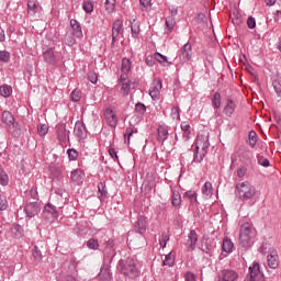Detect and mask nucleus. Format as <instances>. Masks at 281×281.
<instances>
[{
  "label": "nucleus",
  "instance_id": "38",
  "mask_svg": "<svg viewBox=\"0 0 281 281\" xmlns=\"http://www.w3.org/2000/svg\"><path fill=\"white\" fill-rule=\"evenodd\" d=\"M65 45H68V47H74V45L76 44V36L74 33H67L65 35Z\"/></svg>",
  "mask_w": 281,
  "mask_h": 281
},
{
  "label": "nucleus",
  "instance_id": "60",
  "mask_svg": "<svg viewBox=\"0 0 281 281\" xmlns=\"http://www.w3.org/2000/svg\"><path fill=\"white\" fill-rule=\"evenodd\" d=\"M135 132L133 131V127H127L125 133H124V137L125 139L127 138V144H131V137H133V134Z\"/></svg>",
  "mask_w": 281,
  "mask_h": 281
},
{
  "label": "nucleus",
  "instance_id": "31",
  "mask_svg": "<svg viewBox=\"0 0 281 281\" xmlns=\"http://www.w3.org/2000/svg\"><path fill=\"white\" fill-rule=\"evenodd\" d=\"M222 249H223V251H225L226 254H232V251H233V249H234V243L232 241V239L225 237V238L223 239Z\"/></svg>",
  "mask_w": 281,
  "mask_h": 281
},
{
  "label": "nucleus",
  "instance_id": "59",
  "mask_svg": "<svg viewBox=\"0 0 281 281\" xmlns=\"http://www.w3.org/2000/svg\"><path fill=\"white\" fill-rule=\"evenodd\" d=\"M4 210H8V200L5 196L0 195V212H3Z\"/></svg>",
  "mask_w": 281,
  "mask_h": 281
},
{
  "label": "nucleus",
  "instance_id": "63",
  "mask_svg": "<svg viewBox=\"0 0 281 281\" xmlns=\"http://www.w3.org/2000/svg\"><path fill=\"white\" fill-rule=\"evenodd\" d=\"M273 89L276 91V93H278V95H280L281 93V81L280 80H274L272 82Z\"/></svg>",
  "mask_w": 281,
  "mask_h": 281
},
{
  "label": "nucleus",
  "instance_id": "36",
  "mask_svg": "<svg viewBox=\"0 0 281 281\" xmlns=\"http://www.w3.org/2000/svg\"><path fill=\"white\" fill-rule=\"evenodd\" d=\"M201 251H203V254H212V250L214 249V247L212 246V244H210V241L207 239H204L202 241V245H201Z\"/></svg>",
  "mask_w": 281,
  "mask_h": 281
},
{
  "label": "nucleus",
  "instance_id": "9",
  "mask_svg": "<svg viewBox=\"0 0 281 281\" xmlns=\"http://www.w3.org/2000/svg\"><path fill=\"white\" fill-rule=\"evenodd\" d=\"M238 272L232 269H224L217 273V281H238Z\"/></svg>",
  "mask_w": 281,
  "mask_h": 281
},
{
  "label": "nucleus",
  "instance_id": "8",
  "mask_svg": "<svg viewBox=\"0 0 281 281\" xmlns=\"http://www.w3.org/2000/svg\"><path fill=\"white\" fill-rule=\"evenodd\" d=\"M124 22L120 19L115 20L112 24V47H115L119 36L124 32Z\"/></svg>",
  "mask_w": 281,
  "mask_h": 281
},
{
  "label": "nucleus",
  "instance_id": "29",
  "mask_svg": "<svg viewBox=\"0 0 281 281\" xmlns=\"http://www.w3.org/2000/svg\"><path fill=\"white\" fill-rule=\"evenodd\" d=\"M100 281H111L113 277L111 276V270L109 268L103 267L99 273Z\"/></svg>",
  "mask_w": 281,
  "mask_h": 281
},
{
  "label": "nucleus",
  "instance_id": "51",
  "mask_svg": "<svg viewBox=\"0 0 281 281\" xmlns=\"http://www.w3.org/2000/svg\"><path fill=\"white\" fill-rule=\"evenodd\" d=\"M171 117L172 120H181V109H179V106L171 109Z\"/></svg>",
  "mask_w": 281,
  "mask_h": 281
},
{
  "label": "nucleus",
  "instance_id": "26",
  "mask_svg": "<svg viewBox=\"0 0 281 281\" xmlns=\"http://www.w3.org/2000/svg\"><path fill=\"white\" fill-rule=\"evenodd\" d=\"M70 179L71 181H74L75 183H82L83 181V177H82V170L80 169H75L74 171H71L70 173Z\"/></svg>",
  "mask_w": 281,
  "mask_h": 281
},
{
  "label": "nucleus",
  "instance_id": "48",
  "mask_svg": "<svg viewBox=\"0 0 281 281\" xmlns=\"http://www.w3.org/2000/svg\"><path fill=\"white\" fill-rule=\"evenodd\" d=\"M168 240H170V235H168V233L164 232L161 234V238L159 239V245L162 249H166V245H168Z\"/></svg>",
  "mask_w": 281,
  "mask_h": 281
},
{
  "label": "nucleus",
  "instance_id": "47",
  "mask_svg": "<svg viewBox=\"0 0 281 281\" xmlns=\"http://www.w3.org/2000/svg\"><path fill=\"white\" fill-rule=\"evenodd\" d=\"M32 254H33V258L37 262H41V260H43V252H41V249L38 248V246H34Z\"/></svg>",
  "mask_w": 281,
  "mask_h": 281
},
{
  "label": "nucleus",
  "instance_id": "40",
  "mask_svg": "<svg viewBox=\"0 0 281 281\" xmlns=\"http://www.w3.org/2000/svg\"><path fill=\"white\" fill-rule=\"evenodd\" d=\"M155 58L157 63H159L162 67L168 65V57L166 55H162L161 53H155Z\"/></svg>",
  "mask_w": 281,
  "mask_h": 281
},
{
  "label": "nucleus",
  "instance_id": "17",
  "mask_svg": "<svg viewBox=\"0 0 281 281\" xmlns=\"http://www.w3.org/2000/svg\"><path fill=\"white\" fill-rule=\"evenodd\" d=\"M104 119L106 120L109 126L112 128H115L117 126V115H115V112H113L112 109H106L104 111Z\"/></svg>",
  "mask_w": 281,
  "mask_h": 281
},
{
  "label": "nucleus",
  "instance_id": "62",
  "mask_svg": "<svg viewBox=\"0 0 281 281\" xmlns=\"http://www.w3.org/2000/svg\"><path fill=\"white\" fill-rule=\"evenodd\" d=\"M184 281H196V274H194V273L191 272V271H188V272L184 274Z\"/></svg>",
  "mask_w": 281,
  "mask_h": 281
},
{
  "label": "nucleus",
  "instance_id": "44",
  "mask_svg": "<svg viewBox=\"0 0 281 281\" xmlns=\"http://www.w3.org/2000/svg\"><path fill=\"white\" fill-rule=\"evenodd\" d=\"M183 199H188L192 205L196 203V192L195 191H187L183 195Z\"/></svg>",
  "mask_w": 281,
  "mask_h": 281
},
{
  "label": "nucleus",
  "instance_id": "1",
  "mask_svg": "<svg viewBox=\"0 0 281 281\" xmlns=\"http://www.w3.org/2000/svg\"><path fill=\"white\" fill-rule=\"evenodd\" d=\"M117 269L125 278H139V268H137L133 258L121 259Z\"/></svg>",
  "mask_w": 281,
  "mask_h": 281
},
{
  "label": "nucleus",
  "instance_id": "56",
  "mask_svg": "<svg viewBox=\"0 0 281 281\" xmlns=\"http://www.w3.org/2000/svg\"><path fill=\"white\" fill-rule=\"evenodd\" d=\"M259 166H263V168H269V159L265 158L263 156H257Z\"/></svg>",
  "mask_w": 281,
  "mask_h": 281
},
{
  "label": "nucleus",
  "instance_id": "28",
  "mask_svg": "<svg viewBox=\"0 0 281 281\" xmlns=\"http://www.w3.org/2000/svg\"><path fill=\"white\" fill-rule=\"evenodd\" d=\"M205 155H207V150L201 149V151H199V149L195 148L193 155V164H201V161L205 159Z\"/></svg>",
  "mask_w": 281,
  "mask_h": 281
},
{
  "label": "nucleus",
  "instance_id": "58",
  "mask_svg": "<svg viewBox=\"0 0 281 281\" xmlns=\"http://www.w3.org/2000/svg\"><path fill=\"white\" fill-rule=\"evenodd\" d=\"M9 182H10V178L8 177V173H5V171L0 173V184L8 186Z\"/></svg>",
  "mask_w": 281,
  "mask_h": 281
},
{
  "label": "nucleus",
  "instance_id": "7",
  "mask_svg": "<svg viewBox=\"0 0 281 281\" xmlns=\"http://www.w3.org/2000/svg\"><path fill=\"white\" fill-rule=\"evenodd\" d=\"M23 212L26 218H34L41 213V204L38 202H29L24 205Z\"/></svg>",
  "mask_w": 281,
  "mask_h": 281
},
{
  "label": "nucleus",
  "instance_id": "37",
  "mask_svg": "<svg viewBox=\"0 0 281 281\" xmlns=\"http://www.w3.org/2000/svg\"><path fill=\"white\" fill-rule=\"evenodd\" d=\"M164 267H173L175 266V254L169 252L166 255L165 260L162 261Z\"/></svg>",
  "mask_w": 281,
  "mask_h": 281
},
{
  "label": "nucleus",
  "instance_id": "6",
  "mask_svg": "<svg viewBox=\"0 0 281 281\" xmlns=\"http://www.w3.org/2000/svg\"><path fill=\"white\" fill-rule=\"evenodd\" d=\"M43 216L48 223H54L58 218V209L54 204L47 203L44 206Z\"/></svg>",
  "mask_w": 281,
  "mask_h": 281
},
{
  "label": "nucleus",
  "instance_id": "30",
  "mask_svg": "<svg viewBox=\"0 0 281 281\" xmlns=\"http://www.w3.org/2000/svg\"><path fill=\"white\" fill-rule=\"evenodd\" d=\"M158 136H157V140L160 142L161 144H164V142H166V139H168V128L164 127V126H159L158 127Z\"/></svg>",
  "mask_w": 281,
  "mask_h": 281
},
{
  "label": "nucleus",
  "instance_id": "25",
  "mask_svg": "<svg viewBox=\"0 0 281 281\" xmlns=\"http://www.w3.org/2000/svg\"><path fill=\"white\" fill-rule=\"evenodd\" d=\"M37 12H38V2H36V0H29L27 14H30V16H34Z\"/></svg>",
  "mask_w": 281,
  "mask_h": 281
},
{
  "label": "nucleus",
  "instance_id": "5",
  "mask_svg": "<svg viewBox=\"0 0 281 281\" xmlns=\"http://www.w3.org/2000/svg\"><path fill=\"white\" fill-rule=\"evenodd\" d=\"M179 61L182 65L190 63L192 60V44L190 42L186 43L178 52Z\"/></svg>",
  "mask_w": 281,
  "mask_h": 281
},
{
  "label": "nucleus",
  "instance_id": "15",
  "mask_svg": "<svg viewBox=\"0 0 281 281\" xmlns=\"http://www.w3.org/2000/svg\"><path fill=\"white\" fill-rule=\"evenodd\" d=\"M131 34L132 38H139V34H142V22L137 20V18H133L131 21Z\"/></svg>",
  "mask_w": 281,
  "mask_h": 281
},
{
  "label": "nucleus",
  "instance_id": "16",
  "mask_svg": "<svg viewBox=\"0 0 281 281\" xmlns=\"http://www.w3.org/2000/svg\"><path fill=\"white\" fill-rule=\"evenodd\" d=\"M223 113L226 117H232L236 113V101L233 99H226Z\"/></svg>",
  "mask_w": 281,
  "mask_h": 281
},
{
  "label": "nucleus",
  "instance_id": "22",
  "mask_svg": "<svg viewBox=\"0 0 281 281\" xmlns=\"http://www.w3.org/2000/svg\"><path fill=\"white\" fill-rule=\"evenodd\" d=\"M202 194L206 199H212V194H214V188H212V182L206 181L202 187Z\"/></svg>",
  "mask_w": 281,
  "mask_h": 281
},
{
  "label": "nucleus",
  "instance_id": "12",
  "mask_svg": "<svg viewBox=\"0 0 281 281\" xmlns=\"http://www.w3.org/2000/svg\"><path fill=\"white\" fill-rule=\"evenodd\" d=\"M196 243H199V235L196 234V231L191 229L184 244L188 251H194V249H196Z\"/></svg>",
  "mask_w": 281,
  "mask_h": 281
},
{
  "label": "nucleus",
  "instance_id": "41",
  "mask_svg": "<svg viewBox=\"0 0 281 281\" xmlns=\"http://www.w3.org/2000/svg\"><path fill=\"white\" fill-rule=\"evenodd\" d=\"M165 23L169 32H172L175 30V25H177V21L175 20L173 16H167Z\"/></svg>",
  "mask_w": 281,
  "mask_h": 281
},
{
  "label": "nucleus",
  "instance_id": "27",
  "mask_svg": "<svg viewBox=\"0 0 281 281\" xmlns=\"http://www.w3.org/2000/svg\"><path fill=\"white\" fill-rule=\"evenodd\" d=\"M57 137L60 142H67V127L65 124H59L57 126Z\"/></svg>",
  "mask_w": 281,
  "mask_h": 281
},
{
  "label": "nucleus",
  "instance_id": "3",
  "mask_svg": "<svg viewBox=\"0 0 281 281\" xmlns=\"http://www.w3.org/2000/svg\"><path fill=\"white\" fill-rule=\"evenodd\" d=\"M239 245L240 247H251V225L249 223L240 226Z\"/></svg>",
  "mask_w": 281,
  "mask_h": 281
},
{
  "label": "nucleus",
  "instance_id": "2",
  "mask_svg": "<svg viewBox=\"0 0 281 281\" xmlns=\"http://www.w3.org/2000/svg\"><path fill=\"white\" fill-rule=\"evenodd\" d=\"M236 190L241 201H249V199H254V196H256V187H254L249 181L239 182L236 186Z\"/></svg>",
  "mask_w": 281,
  "mask_h": 281
},
{
  "label": "nucleus",
  "instance_id": "19",
  "mask_svg": "<svg viewBox=\"0 0 281 281\" xmlns=\"http://www.w3.org/2000/svg\"><path fill=\"white\" fill-rule=\"evenodd\" d=\"M43 57L47 65H56V54H54V48H46L43 52Z\"/></svg>",
  "mask_w": 281,
  "mask_h": 281
},
{
  "label": "nucleus",
  "instance_id": "34",
  "mask_svg": "<svg viewBox=\"0 0 281 281\" xmlns=\"http://www.w3.org/2000/svg\"><path fill=\"white\" fill-rule=\"evenodd\" d=\"M0 95L2 98H10L12 95V86H8V85L0 86Z\"/></svg>",
  "mask_w": 281,
  "mask_h": 281
},
{
  "label": "nucleus",
  "instance_id": "61",
  "mask_svg": "<svg viewBox=\"0 0 281 281\" xmlns=\"http://www.w3.org/2000/svg\"><path fill=\"white\" fill-rule=\"evenodd\" d=\"M88 79L92 82V85H98V74L94 71H90L88 74Z\"/></svg>",
  "mask_w": 281,
  "mask_h": 281
},
{
  "label": "nucleus",
  "instance_id": "57",
  "mask_svg": "<svg viewBox=\"0 0 281 281\" xmlns=\"http://www.w3.org/2000/svg\"><path fill=\"white\" fill-rule=\"evenodd\" d=\"M136 113H139L140 115H144L146 113V105L144 103H136L135 105Z\"/></svg>",
  "mask_w": 281,
  "mask_h": 281
},
{
  "label": "nucleus",
  "instance_id": "52",
  "mask_svg": "<svg viewBox=\"0 0 281 281\" xmlns=\"http://www.w3.org/2000/svg\"><path fill=\"white\" fill-rule=\"evenodd\" d=\"M49 132V127L46 124H41L37 126V133L42 137H45V134Z\"/></svg>",
  "mask_w": 281,
  "mask_h": 281
},
{
  "label": "nucleus",
  "instance_id": "20",
  "mask_svg": "<svg viewBox=\"0 0 281 281\" xmlns=\"http://www.w3.org/2000/svg\"><path fill=\"white\" fill-rule=\"evenodd\" d=\"M268 266L270 267V269H278L279 265H280V259L278 258V252L276 250L271 251L268 255Z\"/></svg>",
  "mask_w": 281,
  "mask_h": 281
},
{
  "label": "nucleus",
  "instance_id": "24",
  "mask_svg": "<svg viewBox=\"0 0 281 281\" xmlns=\"http://www.w3.org/2000/svg\"><path fill=\"white\" fill-rule=\"evenodd\" d=\"M11 234L14 236V238H23L25 231L20 224H14L11 228Z\"/></svg>",
  "mask_w": 281,
  "mask_h": 281
},
{
  "label": "nucleus",
  "instance_id": "10",
  "mask_svg": "<svg viewBox=\"0 0 281 281\" xmlns=\"http://www.w3.org/2000/svg\"><path fill=\"white\" fill-rule=\"evenodd\" d=\"M250 281H265V274L260 270V263L254 262L249 267Z\"/></svg>",
  "mask_w": 281,
  "mask_h": 281
},
{
  "label": "nucleus",
  "instance_id": "50",
  "mask_svg": "<svg viewBox=\"0 0 281 281\" xmlns=\"http://www.w3.org/2000/svg\"><path fill=\"white\" fill-rule=\"evenodd\" d=\"M67 155H68L69 161H76L79 157L78 150H76L75 148L67 149Z\"/></svg>",
  "mask_w": 281,
  "mask_h": 281
},
{
  "label": "nucleus",
  "instance_id": "14",
  "mask_svg": "<svg viewBox=\"0 0 281 281\" xmlns=\"http://www.w3.org/2000/svg\"><path fill=\"white\" fill-rule=\"evenodd\" d=\"M148 228V217L140 215L138 216L135 225H134V229L137 234H140L142 236H144L146 229Z\"/></svg>",
  "mask_w": 281,
  "mask_h": 281
},
{
  "label": "nucleus",
  "instance_id": "32",
  "mask_svg": "<svg viewBox=\"0 0 281 281\" xmlns=\"http://www.w3.org/2000/svg\"><path fill=\"white\" fill-rule=\"evenodd\" d=\"M9 133L12 134L13 137H21V125L16 122L11 123V126H9Z\"/></svg>",
  "mask_w": 281,
  "mask_h": 281
},
{
  "label": "nucleus",
  "instance_id": "23",
  "mask_svg": "<svg viewBox=\"0 0 281 281\" xmlns=\"http://www.w3.org/2000/svg\"><path fill=\"white\" fill-rule=\"evenodd\" d=\"M2 122L3 124H5L7 126H12V124H14V115H12V112L10 111H3L2 112Z\"/></svg>",
  "mask_w": 281,
  "mask_h": 281
},
{
  "label": "nucleus",
  "instance_id": "46",
  "mask_svg": "<svg viewBox=\"0 0 281 281\" xmlns=\"http://www.w3.org/2000/svg\"><path fill=\"white\" fill-rule=\"evenodd\" d=\"M82 9L85 12H87V14H91V12H93V2L90 0H85L82 3Z\"/></svg>",
  "mask_w": 281,
  "mask_h": 281
},
{
  "label": "nucleus",
  "instance_id": "53",
  "mask_svg": "<svg viewBox=\"0 0 281 281\" xmlns=\"http://www.w3.org/2000/svg\"><path fill=\"white\" fill-rule=\"evenodd\" d=\"M121 93L124 97H126V95H128V93H131V82L122 83Z\"/></svg>",
  "mask_w": 281,
  "mask_h": 281
},
{
  "label": "nucleus",
  "instance_id": "13",
  "mask_svg": "<svg viewBox=\"0 0 281 281\" xmlns=\"http://www.w3.org/2000/svg\"><path fill=\"white\" fill-rule=\"evenodd\" d=\"M74 133L78 138V142H85V139L88 137L87 127L85 126V123L80 121L76 122Z\"/></svg>",
  "mask_w": 281,
  "mask_h": 281
},
{
  "label": "nucleus",
  "instance_id": "49",
  "mask_svg": "<svg viewBox=\"0 0 281 281\" xmlns=\"http://www.w3.org/2000/svg\"><path fill=\"white\" fill-rule=\"evenodd\" d=\"M105 10L108 14H112L115 11V0H105Z\"/></svg>",
  "mask_w": 281,
  "mask_h": 281
},
{
  "label": "nucleus",
  "instance_id": "18",
  "mask_svg": "<svg viewBox=\"0 0 281 281\" xmlns=\"http://www.w3.org/2000/svg\"><path fill=\"white\" fill-rule=\"evenodd\" d=\"M70 27L72 30L71 34L76 38H82L85 35L82 34V26L80 25V22L77 20L71 19L70 20Z\"/></svg>",
  "mask_w": 281,
  "mask_h": 281
},
{
  "label": "nucleus",
  "instance_id": "64",
  "mask_svg": "<svg viewBox=\"0 0 281 281\" xmlns=\"http://www.w3.org/2000/svg\"><path fill=\"white\" fill-rule=\"evenodd\" d=\"M247 25H248L249 30H254L256 27V18L249 16L247 19Z\"/></svg>",
  "mask_w": 281,
  "mask_h": 281
},
{
  "label": "nucleus",
  "instance_id": "4",
  "mask_svg": "<svg viewBox=\"0 0 281 281\" xmlns=\"http://www.w3.org/2000/svg\"><path fill=\"white\" fill-rule=\"evenodd\" d=\"M195 148L196 150H207L210 148V132L207 130H203L198 134Z\"/></svg>",
  "mask_w": 281,
  "mask_h": 281
},
{
  "label": "nucleus",
  "instance_id": "55",
  "mask_svg": "<svg viewBox=\"0 0 281 281\" xmlns=\"http://www.w3.org/2000/svg\"><path fill=\"white\" fill-rule=\"evenodd\" d=\"M0 60L2 63H10V52H8V50H0Z\"/></svg>",
  "mask_w": 281,
  "mask_h": 281
},
{
  "label": "nucleus",
  "instance_id": "35",
  "mask_svg": "<svg viewBox=\"0 0 281 281\" xmlns=\"http://www.w3.org/2000/svg\"><path fill=\"white\" fill-rule=\"evenodd\" d=\"M171 205L173 207H179V205H181V194L179 192H177V191L172 192Z\"/></svg>",
  "mask_w": 281,
  "mask_h": 281
},
{
  "label": "nucleus",
  "instance_id": "42",
  "mask_svg": "<svg viewBox=\"0 0 281 281\" xmlns=\"http://www.w3.org/2000/svg\"><path fill=\"white\" fill-rule=\"evenodd\" d=\"M248 139H249V146L251 148H256V144H258V134H256V132L251 131L248 135Z\"/></svg>",
  "mask_w": 281,
  "mask_h": 281
},
{
  "label": "nucleus",
  "instance_id": "21",
  "mask_svg": "<svg viewBox=\"0 0 281 281\" xmlns=\"http://www.w3.org/2000/svg\"><path fill=\"white\" fill-rule=\"evenodd\" d=\"M180 128L182 131V137L184 142H188V139L192 137V130H191L190 123H188L187 121L182 122L180 124Z\"/></svg>",
  "mask_w": 281,
  "mask_h": 281
},
{
  "label": "nucleus",
  "instance_id": "45",
  "mask_svg": "<svg viewBox=\"0 0 281 281\" xmlns=\"http://www.w3.org/2000/svg\"><path fill=\"white\" fill-rule=\"evenodd\" d=\"M212 104L214 109L218 110L221 109V92H215L212 98Z\"/></svg>",
  "mask_w": 281,
  "mask_h": 281
},
{
  "label": "nucleus",
  "instance_id": "54",
  "mask_svg": "<svg viewBox=\"0 0 281 281\" xmlns=\"http://www.w3.org/2000/svg\"><path fill=\"white\" fill-rule=\"evenodd\" d=\"M70 98H71L72 102H80V99L82 98V95H81V93H80V90L75 89V90L71 92Z\"/></svg>",
  "mask_w": 281,
  "mask_h": 281
},
{
  "label": "nucleus",
  "instance_id": "33",
  "mask_svg": "<svg viewBox=\"0 0 281 281\" xmlns=\"http://www.w3.org/2000/svg\"><path fill=\"white\" fill-rule=\"evenodd\" d=\"M98 191H99V199L100 201H104L106 199V195L109 194V191L106 190V184L104 182H100L98 184Z\"/></svg>",
  "mask_w": 281,
  "mask_h": 281
},
{
  "label": "nucleus",
  "instance_id": "43",
  "mask_svg": "<svg viewBox=\"0 0 281 281\" xmlns=\"http://www.w3.org/2000/svg\"><path fill=\"white\" fill-rule=\"evenodd\" d=\"M121 71L123 74H128V71H131V59H128V58L122 59Z\"/></svg>",
  "mask_w": 281,
  "mask_h": 281
},
{
  "label": "nucleus",
  "instance_id": "11",
  "mask_svg": "<svg viewBox=\"0 0 281 281\" xmlns=\"http://www.w3.org/2000/svg\"><path fill=\"white\" fill-rule=\"evenodd\" d=\"M162 87L164 85L161 82V79H154L153 85L149 89V95L153 100H159Z\"/></svg>",
  "mask_w": 281,
  "mask_h": 281
},
{
  "label": "nucleus",
  "instance_id": "39",
  "mask_svg": "<svg viewBox=\"0 0 281 281\" xmlns=\"http://www.w3.org/2000/svg\"><path fill=\"white\" fill-rule=\"evenodd\" d=\"M87 247H88V249H92L93 251H98V249L100 248V243L95 238H90L87 241Z\"/></svg>",
  "mask_w": 281,
  "mask_h": 281
}]
</instances>
